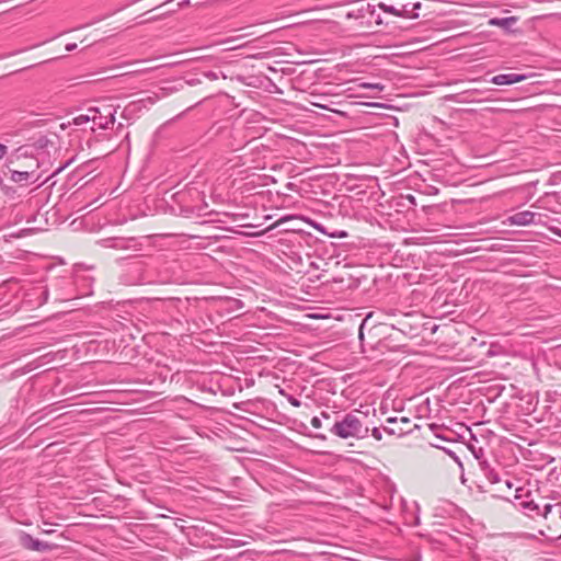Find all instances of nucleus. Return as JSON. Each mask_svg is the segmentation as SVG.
Returning a JSON list of instances; mask_svg holds the SVG:
<instances>
[{
    "instance_id": "1",
    "label": "nucleus",
    "mask_w": 561,
    "mask_h": 561,
    "mask_svg": "<svg viewBox=\"0 0 561 561\" xmlns=\"http://www.w3.org/2000/svg\"><path fill=\"white\" fill-rule=\"evenodd\" d=\"M369 426L366 423V416L359 411L353 410L347 413L334 412V417L329 433L341 439L360 440L368 437Z\"/></svg>"
},
{
    "instance_id": "2",
    "label": "nucleus",
    "mask_w": 561,
    "mask_h": 561,
    "mask_svg": "<svg viewBox=\"0 0 561 561\" xmlns=\"http://www.w3.org/2000/svg\"><path fill=\"white\" fill-rule=\"evenodd\" d=\"M116 107L113 104L99 103L91 106L84 114H80L72 119L75 126H89V130L96 133L106 130L115 123Z\"/></svg>"
},
{
    "instance_id": "3",
    "label": "nucleus",
    "mask_w": 561,
    "mask_h": 561,
    "mask_svg": "<svg viewBox=\"0 0 561 561\" xmlns=\"http://www.w3.org/2000/svg\"><path fill=\"white\" fill-rule=\"evenodd\" d=\"M514 506L530 518L538 516L547 517L553 507L551 504H545L541 510L539 504L533 499L530 492H524L523 489H516Z\"/></svg>"
},
{
    "instance_id": "4",
    "label": "nucleus",
    "mask_w": 561,
    "mask_h": 561,
    "mask_svg": "<svg viewBox=\"0 0 561 561\" xmlns=\"http://www.w3.org/2000/svg\"><path fill=\"white\" fill-rule=\"evenodd\" d=\"M148 239V236L141 238L111 237L98 240L96 244L107 249L138 252L142 250L144 241Z\"/></svg>"
},
{
    "instance_id": "5",
    "label": "nucleus",
    "mask_w": 561,
    "mask_h": 561,
    "mask_svg": "<svg viewBox=\"0 0 561 561\" xmlns=\"http://www.w3.org/2000/svg\"><path fill=\"white\" fill-rule=\"evenodd\" d=\"M542 217L539 213L523 210L508 216L506 222L511 226L543 225Z\"/></svg>"
},
{
    "instance_id": "6",
    "label": "nucleus",
    "mask_w": 561,
    "mask_h": 561,
    "mask_svg": "<svg viewBox=\"0 0 561 561\" xmlns=\"http://www.w3.org/2000/svg\"><path fill=\"white\" fill-rule=\"evenodd\" d=\"M38 168V163L33 161V169L25 171L12 170L9 168L11 173L10 180L19 184L20 186H27L37 182L38 176L36 175V169Z\"/></svg>"
},
{
    "instance_id": "7",
    "label": "nucleus",
    "mask_w": 561,
    "mask_h": 561,
    "mask_svg": "<svg viewBox=\"0 0 561 561\" xmlns=\"http://www.w3.org/2000/svg\"><path fill=\"white\" fill-rule=\"evenodd\" d=\"M20 543L22 545L23 548L27 550L39 552L51 551L57 548V545L41 541L38 539L33 538L30 534L24 531L20 534Z\"/></svg>"
},
{
    "instance_id": "8",
    "label": "nucleus",
    "mask_w": 561,
    "mask_h": 561,
    "mask_svg": "<svg viewBox=\"0 0 561 561\" xmlns=\"http://www.w3.org/2000/svg\"><path fill=\"white\" fill-rule=\"evenodd\" d=\"M526 79L525 75L519 73H501L491 78L490 82L496 85H510Z\"/></svg>"
},
{
    "instance_id": "9",
    "label": "nucleus",
    "mask_w": 561,
    "mask_h": 561,
    "mask_svg": "<svg viewBox=\"0 0 561 561\" xmlns=\"http://www.w3.org/2000/svg\"><path fill=\"white\" fill-rule=\"evenodd\" d=\"M542 208L552 213H561L560 194L557 192L547 193L540 201Z\"/></svg>"
},
{
    "instance_id": "10",
    "label": "nucleus",
    "mask_w": 561,
    "mask_h": 561,
    "mask_svg": "<svg viewBox=\"0 0 561 561\" xmlns=\"http://www.w3.org/2000/svg\"><path fill=\"white\" fill-rule=\"evenodd\" d=\"M479 467L484 477L492 483H501L500 473L491 467L486 459L479 460Z\"/></svg>"
},
{
    "instance_id": "11",
    "label": "nucleus",
    "mask_w": 561,
    "mask_h": 561,
    "mask_svg": "<svg viewBox=\"0 0 561 561\" xmlns=\"http://www.w3.org/2000/svg\"><path fill=\"white\" fill-rule=\"evenodd\" d=\"M481 92L479 90H468L463 91L461 93L451 95L450 99L457 103H472V102H481L485 101L486 99H477L476 95L480 94Z\"/></svg>"
},
{
    "instance_id": "12",
    "label": "nucleus",
    "mask_w": 561,
    "mask_h": 561,
    "mask_svg": "<svg viewBox=\"0 0 561 561\" xmlns=\"http://www.w3.org/2000/svg\"><path fill=\"white\" fill-rule=\"evenodd\" d=\"M517 22L516 16H506V18H492L489 20V25L499 26L506 32H512L513 25Z\"/></svg>"
},
{
    "instance_id": "13",
    "label": "nucleus",
    "mask_w": 561,
    "mask_h": 561,
    "mask_svg": "<svg viewBox=\"0 0 561 561\" xmlns=\"http://www.w3.org/2000/svg\"><path fill=\"white\" fill-rule=\"evenodd\" d=\"M28 156V150L26 146H21L16 148L7 159V167L9 168L10 164H14L20 159L25 158Z\"/></svg>"
},
{
    "instance_id": "14",
    "label": "nucleus",
    "mask_w": 561,
    "mask_h": 561,
    "mask_svg": "<svg viewBox=\"0 0 561 561\" xmlns=\"http://www.w3.org/2000/svg\"><path fill=\"white\" fill-rule=\"evenodd\" d=\"M53 145H54V141L46 135L38 136L37 138L34 139V142L32 144V146L36 150H44L48 146H53Z\"/></svg>"
},
{
    "instance_id": "15",
    "label": "nucleus",
    "mask_w": 561,
    "mask_h": 561,
    "mask_svg": "<svg viewBox=\"0 0 561 561\" xmlns=\"http://www.w3.org/2000/svg\"><path fill=\"white\" fill-rule=\"evenodd\" d=\"M375 7L369 4V3H365V4H362L360 8L357 10L358 14H355L354 12H348L347 13V16L348 18H352V16H365L366 14H369L370 16H374L375 15Z\"/></svg>"
},
{
    "instance_id": "16",
    "label": "nucleus",
    "mask_w": 561,
    "mask_h": 561,
    "mask_svg": "<svg viewBox=\"0 0 561 561\" xmlns=\"http://www.w3.org/2000/svg\"><path fill=\"white\" fill-rule=\"evenodd\" d=\"M383 432H386L388 435H396V436H404L407 434H410L412 432L411 428H405V427H388V426H385L383 427Z\"/></svg>"
},
{
    "instance_id": "17",
    "label": "nucleus",
    "mask_w": 561,
    "mask_h": 561,
    "mask_svg": "<svg viewBox=\"0 0 561 561\" xmlns=\"http://www.w3.org/2000/svg\"><path fill=\"white\" fill-rule=\"evenodd\" d=\"M410 7H411L410 3L404 4L402 7V9H400L399 11H401L405 14H400L399 16L409 18V19L419 18V12H413Z\"/></svg>"
},
{
    "instance_id": "18",
    "label": "nucleus",
    "mask_w": 561,
    "mask_h": 561,
    "mask_svg": "<svg viewBox=\"0 0 561 561\" xmlns=\"http://www.w3.org/2000/svg\"><path fill=\"white\" fill-rule=\"evenodd\" d=\"M398 422L400 423V424H398V427H405V428H408L407 425L410 424V419H408L405 416L400 417V419L391 416V417L387 419V423H389V424H396Z\"/></svg>"
},
{
    "instance_id": "19",
    "label": "nucleus",
    "mask_w": 561,
    "mask_h": 561,
    "mask_svg": "<svg viewBox=\"0 0 561 561\" xmlns=\"http://www.w3.org/2000/svg\"><path fill=\"white\" fill-rule=\"evenodd\" d=\"M279 393L287 399V401L295 408L301 407V401L294 396L287 393L284 389H279Z\"/></svg>"
},
{
    "instance_id": "20",
    "label": "nucleus",
    "mask_w": 561,
    "mask_h": 561,
    "mask_svg": "<svg viewBox=\"0 0 561 561\" xmlns=\"http://www.w3.org/2000/svg\"><path fill=\"white\" fill-rule=\"evenodd\" d=\"M379 8L387 12V13H391L396 16H399L400 14H404L403 12L399 11V9H397L396 7L393 5H388L386 3H379Z\"/></svg>"
},
{
    "instance_id": "21",
    "label": "nucleus",
    "mask_w": 561,
    "mask_h": 561,
    "mask_svg": "<svg viewBox=\"0 0 561 561\" xmlns=\"http://www.w3.org/2000/svg\"><path fill=\"white\" fill-rule=\"evenodd\" d=\"M192 3H191V0H181L176 3V7L173 8V9H169L167 12L162 13L161 15H165V14H170L172 12H175L178 11L179 9L181 8H185V7H190Z\"/></svg>"
},
{
    "instance_id": "22",
    "label": "nucleus",
    "mask_w": 561,
    "mask_h": 561,
    "mask_svg": "<svg viewBox=\"0 0 561 561\" xmlns=\"http://www.w3.org/2000/svg\"><path fill=\"white\" fill-rule=\"evenodd\" d=\"M203 75L205 78H207L208 80H211V81L217 80L219 77L226 78L222 72H217V71H213V70L205 71Z\"/></svg>"
},
{
    "instance_id": "23",
    "label": "nucleus",
    "mask_w": 561,
    "mask_h": 561,
    "mask_svg": "<svg viewBox=\"0 0 561 561\" xmlns=\"http://www.w3.org/2000/svg\"><path fill=\"white\" fill-rule=\"evenodd\" d=\"M371 436L376 439V440H381L382 439V431L380 427H373L371 428Z\"/></svg>"
},
{
    "instance_id": "24",
    "label": "nucleus",
    "mask_w": 561,
    "mask_h": 561,
    "mask_svg": "<svg viewBox=\"0 0 561 561\" xmlns=\"http://www.w3.org/2000/svg\"><path fill=\"white\" fill-rule=\"evenodd\" d=\"M362 87L368 88V89H376L379 91L383 90V85L381 83H363Z\"/></svg>"
},
{
    "instance_id": "25",
    "label": "nucleus",
    "mask_w": 561,
    "mask_h": 561,
    "mask_svg": "<svg viewBox=\"0 0 561 561\" xmlns=\"http://www.w3.org/2000/svg\"><path fill=\"white\" fill-rule=\"evenodd\" d=\"M310 424L312 427L314 428H320L322 426V421H321V417L319 416H313L310 421Z\"/></svg>"
},
{
    "instance_id": "26",
    "label": "nucleus",
    "mask_w": 561,
    "mask_h": 561,
    "mask_svg": "<svg viewBox=\"0 0 561 561\" xmlns=\"http://www.w3.org/2000/svg\"><path fill=\"white\" fill-rule=\"evenodd\" d=\"M330 237H332V238H346L347 237V232L344 231V230H336V231L330 233Z\"/></svg>"
},
{
    "instance_id": "27",
    "label": "nucleus",
    "mask_w": 561,
    "mask_h": 561,
    "mask_svg": "<svg viewBox=\"0 0 561 561\" xmlns=\"http://www.w3.org/2000/svg\"><path fill=\"white\" fill-rule=\"evenodd\" d=\"M431 445H432L433 447H436V448H439V449H443V450L447 451L449 455H451V456H454V457L456 458V456H455V453H454V451H451V450H447L445 447L440 446V442H437V444H436V443H431Z\"/></svg>"
},
{
    "instance_id": "28",
    "label": "nucleus",
    "mask_w": 561,
    "mask_h": 561,
    "mask_svg": "<svg viewBox=\"0 0 561 561\" xmlns=\"http://www.w3.org/2000/svg\"><path fill=\"white\" fill-rule=\"evenodd\" d=\"M431 445H432L433 447H436V448H439V449H443V450L447 451L449 455H451V456H454V457L456 458V456H455V453H454V451H451V450H447L445 447L440 446V442H437V444H436V443H431Z\"/></svg>"
},
{
    "instance_id": "29",
    "label": "nucleus",
    "mask_w": 561,
    "mask_h": 561,
    "mask_svg": "<svg viewBox=\"0 0 561 561\" xmlns=\"http://www.w3.org/2000/svg\"><path fill=\"white\" fill-rule=\"evenodd\" d=\"M8 152V148L5 145L3 144H0V160L4 158V156L7 154Z\"/></svg>"
},
{
    "instance_id": "30",
    "label": "nucleus",
    "mask_w": 561,
    "mask_h": 561,
    "mask_svg": "<svg viewBox=\"0 0 561 561\" xmlns=\"http://www.w3.org/2000/svg\"><path fill=\"white\" fill-rule=\"evenodd\" d=\"M410 5H411V10H412L413 12H417V10H420V9H421V5H422V4H421V2H413V3H410Z\"/></svg>"
},
{
    "instance_id": "31",
    "label": "nucleus",
    "mask_w": 561,
    "mask_h": 561,
    "mask_svg": "<svg viewBox=\"0 0 561 561\" xmlns=\"http://www.w3.org/2000/svg\"><path fill=\"white\" fill-rule=\"evenodd\" d=\"M77 48V44L76 43H69L66 45V50L67 51H72Z\"/></svg>"
},
{
    "instance_id": "32",
    "label": "nucleus",
    "mask_w": 561,
    "mask_h": 561,
    "mask_svg": "<svg viewBox=\"0 0 561 561\" xmlns=\"http://www.w3.org/2000/svg\"><path fill=\"white\" fill-rule=\"evenodd\" d=\"M42 296H43V301H42V302H43V304H44V302H47V300H48V296H49V291H48V289H47V288H45V289L43 290Z\"/></svg>"
},
{
    "instance_id": "33",
    "label": "nucleus",
    "mask_w": 561,
    "mask_h": 561,
    "mask_svg": "<svg viewBox=\"0 0 561 561\" xmlns=\"http://www.w3.org/2000/svg\"><path fill=\"white\" fill-rule=\"evenodd\" d=\"M321 417H322V419H324V420H327V421H330V420H331V414H330V413H328V412H324V411H323V412L321 413Z\"/></svg>"
},
{
    "instance_id": "34",
    "label": "nucleus",
    "mask_w": 561,
    "mask_h": 561,
    "mask_svg": "<svg viewBox=\"0 0 561 561\" xmlns=\"http://www.w3.org/2000/svg\"><path fill=\"white\" fill-rule=\"evenodd\" d=\"M504 485L507 490H511L513 488V483L507 479L504 481Z\"/></svg>"
},
{
    "instance_id": "35",
    "label": "nucleus",
    "mask_w": 561,
    "mask_h": 561,
    "mask_svg": "<svg viewBox=\"0 0 561 561\" xmlns=\"http://www.w3.org/2000/svg\"><path fill=\"white\" fill-rule=\"evenodd\" d=\"M58 299H60V300H62V301H66V300L71 299V296H70V295H60V296L58 297Z\"/></svg>"
},
{
    "instance_id": "36",
    "label": "nucleus",
    "mask_w": 561,
    "mask_h": 561,
    "mask_svg": "<svg viewBox=\"0 0 561 561\" xmlns=\"http://www.w3.org/2000/svg\"><path fill=\"white\" fill-rule=\"evenodd\" d=\"M550 230H551L554 234H557V236L561 237V230H559V229H553V228H550Z\"/></svg>"
},
{
    "instance_id": "37",
    "label": "nucleus",
    "mask_w": 561,
    "mask_h": 561,
    "mask_svg": "<svg viewBox=\"0 0 561 561\" xmlns=\"http://www.w3.org/2000/svg\"><path fill=\"white\" fill-rule=\"evenodd\" d=\"M161 15H154V16H151L149 18L147 21H156L160 18Z\"/></svg>"
},
{
    "instance_id": "38",
    "label": "nucleus",
    "mask_w": 561,
    "mask_h": 561,
    "mask_svg": "<svg viewBox=\"0 0 561 561\" xmlns=\"http://www.w3.org/2000/svg\"><path fill=\"white\" fill-rule=\"evenodd\" d=\"M314 227H316L318 230H320L321 232H323V233L325 232L321 225H316Z\"/></svg>"
},
{
    "instance_id": "39",
    "label": "nucleus",
    "mask_w": 561,
    "mask_h": 561,
    "mask_svg": "<svg viewBox=\"0 0 561 561\" xmlns=\"http://www.w3.org/2000/svg\"><path fill=\"white\" fill-rule=\"evenodd\" d=\"M172 2H173V0H168V1H165L161 7H163V5H169V4H171Z\"/></svg>"
},
{
    "instance_id": "40",
    "label": "nucleus",
    "mask_w": 561,
    "mask_h": 561,
    "mask_svg": "<svg viewBox=\"0 0 561 561\" xmlns=\"http://www.w3.org/2000/svg\"><path fill=\"white\" fill-rule=\"evenodd\" d=\"M313 105L319 106V107H321V108H327V106H325V105H321V104H319V103H313Z\"/></svg>"
},
{
    "instance_id": "41",
    "label": "nucleus",
    "mask_w": 561,
    "mask_h": 561,
    "mask_svg": "<svg viewBox=\"0 0 561 561\" xmlns=\"http://www.w3.org/2000/svg\"><path fill=\"white\" fill-rule=\"evenodd\" d=\"M376 23L377 24H380L381 23V20H380V16L378 15L377 19H376Z\"/></svg>"
},
{
    "instance_id": "42",
    "label": "nucleus",
    "mask_w": 561,
    "mask_h": 561,
    "mask_svg": "<svg viewBox=\"0 0 561 561\" xmlns=\"http://www.w3.org/2000/svg\"><path fill=\"white\" fill-rule=\"evenodd\" d=\"M45 534H50L53 530H49V528H46L43 530Z\"/></svg>"
},
{
    "instance_id": "43",
    "label": "nucleus",
    "mask_w": 561,
    "mask_h": 561,
    "mask_svg": "<svg viewBox=\"0 0 561 561\" xmlns=\"http://www.w3.org/2000/svg\"><path fill=\"white\" fill-rule=\"evenodd\" d=\"M45 534H50L53 530H49V528H46L43 530Z\"/></svg>"
},
{
    "instance_id": "44",
    "label": "nucleus",
    "mask_w": 561,
    "mask_h": 561,
    "mask_svg": "<svg viewBox=\"0 0 561 561\" xmlns=\"http://www.w3.org/2000/svg\"><path fill=\"white\" fill-rule=\"evenodd\" d=\"M436 438L440 439V440H446L443 436L440 435H436Z\"/></svg>"
}]
</instances>
